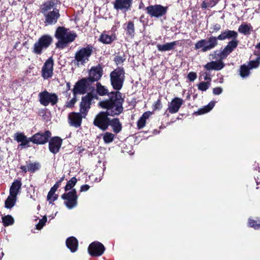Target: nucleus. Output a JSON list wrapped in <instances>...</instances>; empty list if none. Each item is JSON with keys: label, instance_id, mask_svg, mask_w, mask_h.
<instances>
[{"label": "nucleus", "instance_id": "nucleus-60", "mask_svg": "<svg viewBox=\"0 0 260 260\" xmlns=\"http://www.w3.org/2000/svg\"><path fill=\"white\" fill-rule=\"evenodd\" d=\"M71 89V85L70 82L67 83V91L70 90Z\"/></svg>", "mask_w": 260, "mask_h": 260}, {"label": "nucleus", "instance_id": "nucleus-1", "mask_svg": "<svg viewBox=\"0 0 260 260\" xmlns=\"http://www.w3.org/2000/svg\"><path fill=\"white\" fill-rule=\"evenodd\" d=\"M238 36V33L236 31L226 29L217 37L211 36L207 39H202L198 41L195 44L194 49H201L202 52H205L214 48L218 45V40L222 41L230 39H232L230 42H234L237 48L239 43L237 40Z\"/></svg>", "mask_w": 260, "mask_h": 260}, {"label": "nucleus", "instance_id": "nucleus-46", "mask_svg": "<svg viewBox=\"0 0 260 260\" xmlns=\"http://www.w3.org/2000/svg\"><path fill=\"white\" fill-rule=\"evenodd\" d=\"M125 59L126 58L124 55L123 56L117 55L114 57V61L117 65H118L122 63L125 60Z\"/></svg>", "mask_w": 260, "mask_h": 260}, {"label": "nucleus", "instance_id": "nucleus-14", "mask_svg": "<svg viewBox=\"0 0 260 260\" xmlns=\"http://www.w3.org/2000/svg\"><path fill=\"white\" fill-rule=\"evenodd\" d=\"M104 245L99 241L91 243L88 247V252L92 257H98L102 255L105 251Z\"/></svg>", "mask_w": 260, "mask_h": 260}, {"label": "nucleus", "instance_id": "nucleus-50", "mask_svg": "<svg viewBox=\"0 0 260 260\" xmlns=\"http://www.w3.org/2000/svg\"><path fill=\"white\" fill-rule=\"evenodd\" d=\"M58 17H46V22L49 24H54L57 21Z\"/></svg>", "mask_w": 260, "mask_h": 260}, {"label": "nucleus", "instance_id": "nucleus-31", "mask_svg": "<svg viewBox=\"0 0 260 260\" xmlns=\"http://www.w3.org/2000/svg\"><path fill=\"white\" fill-rule=\"evenodd\" d=\"M96 92L101 96L107 95L108 96L109 93L108 89L105 86L102 85L100 82L96 83Z\"/></svg>", "mask_w": 260, "mask_h": 260}, {"label": "nucleus", "instance_id": "nucleus-18", "mask_svg": "<svg viewBox=\"0 0 260 260\" xmlns=\"http://www.w3.org/2000/svg\"><path fill=\"white\" fill-rule=\"evenodd\" d=\"M103 74V68L100 64H98L97 66L91 68L89 71V76L86 78L92 84L94 82L98 81L102 77Z\"/></svg>", "mask_w": 260, "mask_h": 260}, {"label": "nucleus", "instance_id": "nucleus-44", "mask_svg": "<svg viewBox=\"0 0 260 260\" xmlns=\"http://www.w3.org/2000/svg\"><path fill=\"white\" fill-rule=\"evenodd\" d=\"M47 221V217L46 216H44L42 219H41L39 223L36 224V229L38 230H40L43 228V227L45 225L46 222Z\"/></svg>", "mask_w": 260, "mask_h": 260}, {"label": "nucleus", "instance_id": "nucleus-7", "mask_svg": "<svg viewBox=\"0 0 260 260\" xmlns=\"http://www.w3.org/2000/svg\"><path fill=\"white\" fill-rule=\"evenodd\" d=\"M38 97L40 104L44 106H47L50 104L54 106L58 102V98L56 93L49 92L46 90L40 92Z\"/></svg>", "mask_w": 260, "mask_h": 260}, {"label": "nucleus", "instance_id": "nucleus-56", "mask_svg": "<svg viewBox=\"0 0 260 260\" xmlns=\"http://www.w3.org/2000/svg\"><path fill=\"white\" fill-rule=\"evenodd\" d=\"M151 113L149 111L144 112L142 116H141L142 118H144L145 120H146V119L148 118L149 117Z\"/></svg>", "mask_w": 260, "mask_h": 260}, {"label": "nucleus", "instance_id": "nucleus-21", "mask_svg": "<svg viewBox=\"0 0 260 260\" xmlns=\"http://www.w3.org/2000/svg\"><path fill=\"white\" fill-rule=\"evenodd\" d=\"M168 7L160 5L151 6L147 8L148 14L151 16H161L166 14Z\"/></svg>", "mask_w": 260, "mask_h": 260}, {"label": "nucleus", "instance_id": "nucleus-38", "mask_svg": "<svg viewBox=\"0 0 260 260\" xmlns=\"http://www.w3.org/2000/svg\"><path fill=\"white\" fill-rule=\"evenodd\" d=\"M251 29L252 27L250 24H242L239 27L238 30L244 35H248L250 34Z\"/></svg>", "mask_w": 260, "mask_h": 260}, {"label": "nucleus", "instance_id": "nucleus-53", "mask_svg": "<svg viewBox=\"0 0 260 260\" xmlns=\"http://www.w3.org/2000/svg\"><path fill=\"white\" fill-rule=\"evenodd\" d=\"M223 91L221 87H217L213 89V93L214 95H219L222 93Z\"/></svg>", "mask_w": 260, "mask_h": 260}, {"label": "nucleus", "instance_id": "nucleus-40", "mask_svg": "<svg viewBox=\"0 0 260 260\" xmlns=\"http://www.w3.org/2000/svg\"><path fill=\"white\" fill-rule=\"evenodd\" d=\"M114 137V134L110 132H106L103 136V140L105 143L108 144L113 141Z\"/></svg>", "mask_w": 260, "mask_h": 260}, {"label": "nucleus", "instance_id": "nucleus-12", "mask_svg": "<svg viewBox=\"0 0 260 260\" xmlns=\"http://www.w3.org/2000/svg\"><path fill=\"white\" fill-rule=\"evenodd\" d=\"M92 84L89 81L87 78H83L78 80L74 85L73 93L74 95L78 94H84L86 93L87 89Z\"/></svg>", "mask_w": 260, "mask_h": 260}, {"label": "nucleus", "instance_id": "nucleus-37", "mask_svg": "<svg viewBox=\"0 0 260 260\" xmlns=\"http://www.w3.org/2000/svg\"><path fill=\"white\" fill-rule=\"evenodd\" d=\"M77 182V179L75 177H72L67 183L64 187V191L67 192L68 190L73 189V188L75 186Z\"/></svg>", "mask_w": 260, "mask_h": 260}, {"label": "nucleus", "instance_id": "nucleus-42", "mask_svg": "<svg viewBox=\"0 0 260 260\" xmlns=\"http://www.w3.org/2000/svg\"><path fill=\"white\" fill-rule=\"evenodd\" d=\"M210 85V81L202 82L198 84V87L200 90L206 91L209 88Z\"/></svg>", "mask_w": 260, "mask_h": 260}, {"label": "nucleus", "instance_id": "nucleus-48", "mask_svg": "<svg viewBox=\"0 0 260 260\" xmlns=\"http://www.w3.org/2000/svg\"><path fill=\"white\" fill-rule=\"evenodd\" d=\"M187 78L189 80V81L193 82L197 78V73L194 72H189L187 75Z\"/></svg>", "mask_w": 260, "mask_h": 260}, {"label": "nucleus", "instance_id": "nucleus-3", "mask_svg": "<svg viewBox=\"0 0 260 260\" xmlns=\"http://www.w3.org/2000/svg\"><path fill=\"white\" fill-rule=\"evenodd\" d=\"M68 29L63 26L57 28L55 37L58 40L56 43V47L59 49H63L66 47L68 44L73 42L77 35L75 33L67 32Z\"/></svg>", "mask_w": 260, "mask_h": 260}, {"label": "nucleus", "instance_id": "nucleus-34", "mask_svg": "<svg viewBox=\"0 0 260 260\" xmlns=\"http://www.w3.org/2000/svg\"><path fill=\"white\" fill-rule=\"evenodd\" d=\"M248 225L251 228H253L255 230L260 229V218H256V219L249 218Z\"/></svg>", "mask_w": 260, "mask_h": 260}, {"label": "nucleus", "instance_id": "nucleus-51", "mask_svg": "<svg viewBox=\"0 0 260 260\" xmlns=\"http://www.w3.org/2000/svg\"><path fill=\"white\" fill-rule=\"evenodd\" d=\"M74 98L72 99L69 102H68L66 104V107L68 108H72L74 106L75 104L77 101V99L76 98V95H74Z\"/></svg>", "mask_w": 260, "mask_h": 260}, {"label": "nucleus", "instance_id": "nucleus-36", "mask_svg": "<svg viewBox=\"0 0 260 260\" xmlns=\"http://www.w3.org/2000/svg\"><path fill=\"white\" fill-rule=\"evenodd\" d=\"M126 35L132 38L135 34L134 24L132 21H129L125 28Z\"/></svg>", "mask_w": 260, "mask_h": 260}, {"label": "nucleus", "instance_id": "nucleus-45", "mask_svg": "<svg viewBox=\"0 0 260 260\" xmlns=\"http://www.w3.org/2000/svg\"><path fill=\"white\" fill-rule=\"evenodd\" d=\"M162 107V106L161 103V99L160 98H159L153 105V111L160 110Z\"/></svg>", "mask_w": 260, "mask_h": 260}, {"label": "nucleus", "instance_id": "nucleus-59", "mask_svg": "<svg viewBox=\"0 0 260 260\" xmlns=\"http://www.w3.org/2000/svg\"><path fill=\"white\" fill-rule=\"evenodd\" d=\"M61 182H60L59 180H58L55 184H54L55 186H56L58 188L60 187L61 185Z\"/></svg>", "mask_w": 260, "mask_h": 260}, {"label": "nucleus", "instance_id": "nucleus-43", "mask_svg": "<svg viewBox=\"0 0 260 260\" xmlns=\"http://www.w3.org/2000/svg\"><path fill=\"white\" fill-rule=\"evenodd\" d=\"M260 64V61L256 58L254 60H250L248 62V67L250 69L256 68Z\"/></svg>", "mask_w": 260, "mask_h": 260}, {"label": "nucleus", "instance_id": "nucleus-13", "mask_svg": "<svg viewBox=\"0 0 260 260\" xmlns=\"http://www.w3.org/2000/svg\"><path fill=\"white\" fill-rule=\"evenodd\" d=\"M94 99H98V97L91 92H89L85 96L82 97L79 106L80 112L84 115H87L91 107V101Z\"/></svg>", "mask_w": 260, "mask_h": 260}, {"label": "nucleus", "instance_id": "nucleus-49", "mask_svg": "<svg viewBox=\"0 0 260 260\" xmlns=\"http://www.w3.org/2000/svg\"><path fill=\"white\" fill-rule=\"evenodd\" d=\"M58 188L54 185L51 188L50 191L48 192L47 198L49 200L51 197H52L55 193V191L57 190Z\"/></svg>", "mask_w": 260, "mask_h": 260}, {"label": "nucleus", "instance_id": "nucleus-5", "mask_svg": "<svg viewBox=\"0 0 260 260\" xmlns=\"http://www.w3.org/2000/svg\"><path fill=\"white\" fill-rule=\"evenodd\" d=\"M53 41L52 37L49 35H42L34 43L31 48L32 52L36 55H41L48 49Z\"/></svg>", "mask_w": 260, "mask_h": 260}, {"label": "nucleus", "instance_id": "nucleus-26", "mask_svg": "<svg viewBox=\"0 0 260 260\" xmlns=\"http://www.w3.org/2000/svg\"><path fill=\"white\" fill-rule=\"evenodd\" d=\"M15 140L18 143L20 142L21 144L19 145L20 146L24 147L28 145V143L30 141L29 138H27L26 136L22 133H17L14 136Z\"/></svg>", "mask_w": 260, "mask_h": 260}, {"label": "nucleus", "instance_id": "nucleus-29", "mask_svg": "<svg viewBox=\"0 0 260 260\" xmlns=\"http://www.w3.org/2000/svg\"><path fill=\"white\" fill-rule=\"evenodd\" d=\"M116 39L117 38L115 34L109 36L105 34H102L99 40L103 44H110Z\"/></svg>", "mask_w": 260, "mask_h": 260}, {"label": "nucleus", "instance_id": "nucleus-35", "mask_svg": "<svg viewBox=\"0 0 260 260\" xmlns=\"http://www.w3.org/2000/svg\"><path fill=\"white\" fill-rule=\"evenodd\" d=\"M2 222L4 226L12 225L14 222V219L11 215H7L2 217Z\"/></svg>", "mask_w": 260, "mask_h": 260}, {"label": "nucleus", "instance_id": "nucleus-63", "mask_svg": "<svg viewBox=\"0 0 260 260\" xmlns=\"http://www.w3.org/2000/svg\"><path fill=\"white\" fill-rule=\"evenodd\" d=\"M255 48L260 50V42L255 46Z\"/></svg>", "mask_w": 260, "mask_h": 260}, {"label": "nucleus", "instance_id": "nucleus-11", "mask_svg": "<svg viewBox=\"0 0 260 260\" xmlns=\"http://www.w3.org/2000/svg\"><path fill=\"white\" fill-rule=\"evenodd\" d=\"M51 133L49 130L39 132L31 137H29L30 142L37 145H44L47 143L51 137Z\"/></svg>", "mask_w": 260, "mask_h": 260}, {"label": "nucleus", "instance_id": "nucleus-16", "mask_svg": "<svg viewBox=\"0 0 260 260\" xmlns=\"http://www.w3.org/2000/svg\"><path fill=\"white\" fill-rule=\"evenodd\" d=\"M54 60L52 57L47 59L44 63L42 70L41 76L44 79L51 78L53 74Z\"/></svg>", "mask_w": 260, "mask_h": 260}, {"label": "nucleus", "instance_id": "nucleus-19", "mask_svg": "<svg viewBox=\"0 0 260 260\" xmlns=\"http://www.w3.org/2000/svg\"><path fill=\"white\" fill-rule=\"evenodd\" d=\"M48 148L50 152L56 154L59 152L62 144V139L58 136H54L50 138L48 142Z\"/></svg>", "mask_w": 260, "mask_h": 260}, {"label": "nucleus", "instance_id": "nucleus-39", "mask_svg": "<svg viewBox=\"0 0 260 260\" xmlns=\"http://www.w3.org/2000/svg\"><path fill=\"white\" fill-rule=\"evenodd\" d=\"M250 69L245 64L241 66L240 68V75L242 78H245L249 76Z\"/></svg>", "mask_w": 260, "mask_h": 260}, {"label": "nucleus", "instance_id": "nucleus-33", "mask_svg": "<svg viewBox=\"0 0 260 260\" xmlns=\"http://www.w3.org/2000/svg\"><path fill=\"white\" fill-rule=\"evenodd\" d=\"M27 166L28 167V171L31 173H35L36 171L39 170L41 168L40 164L38 162H30L28 163L26 161Z\"/></svg>", "mask_w": 260, "mask_h": 260}, {"label": "nucleus", "instance_id": "nucleus-64", "mask_svg": "<svg viewBox=\"0 0 260 260\" xmlns=\"http://www.w3.org/2000/svg\"><path fill=\"white\" fill-rule=\"evenodd\" d=\"M64 178H65V176H64V175L62 177H61L59 179V181L60 182H62L64 180Z\"/></svg>", "mask_w": 260, "mask_h": 260}, {"label": "nucleus", "instance_id": "nucleus-54", "mask_svg": "<svg viewBox=\"0 0 260 260\" xmlns=\"http://www.w3.org/2000/svg\"><path fill=\"white\" fill-rule=\"evenodd\" d=\"M58 197V195L57 194L54 193V195L52 197H50L49 200H47L49 203V204L52 203L55 201L57 200Z\"/></svg>", "mask_w": 260, "mask_h": 260}, {"label": "nucleus", "instance_id": "nucleus-27", "mask_svg": "<svg viewBox=\"0 0 260 260\" xmlns=\"http://www.w3.org/2000/svg\"><path fill=\"white\" fill-rule=\"evenodd\" d=\"M22 186L21 180L15 179L12 183L10 188V194L17 196Z\"/></svg>", "mask_w": 260, "mask_h": 260}, {"label": "nucleus", "instance_id": "nucleus-47", "mask_svg": "<svg viewBox=\"0 0 260 260\" xmlns=\"http://www.w3.org/2000/svg\"><path fill=\"white\" fill-rule=\"evenodd\" d=\"M146 124V120L141 117L137 121V127L138 129H141L143 128Z\"/></svg>", "mask_w": 260, "mask_h": 260}, {"label": "nucleus", "instance_id": "nucleus-58", "mask_svg": "<svg viewBox=\"0 0 260 260\" xmlns=\"http://www.w3.org/2000/svg\"><path fill=\"white\" fill-rule=\"evenodd\" d=\"M254 54L257 56L256 58L259 61V60H260V52H259V50H255L254 52Z\"/></svg>", "mask_w": 260, "mask_h": 260}, {"label": "nucleus", "instance_id": "nucleus-6", "mask_svg": "<svg viewBox=\"0 0 260 260\" xmlns=\"http://www.w3.org/2000/svg\"><path fill=\"white\" fill-rule=\"evenodd\" d=\"M94 49L92 45L88 44L86 47H82L78 50L74 56V60L77 62V64L84 66L87 63L94 52Z\"/></svg>", "mask_w": 260, "mask_h": 260}, {"label": "nucleus", "instance_id": "nucleus-25", "mask_svg": "<svg viewBox=\"0 0 260 260\" xmlns=\"http://www.w3.org/2000/svg\"><path fill=\"white\" fill-rule=\"evenodd\" d=\"M133 0H116L114 7L116 9H128L131 6Z\"/></svg>", "mask_w": 260, "mask_h": 260}, {"label": "nucleus", "instance_id": "nucleus-23", "mask_svg": "<svg viewBox=\"0 0 260 260\" xmlns=\"http://www.w3.org/2000/svg\"><path fill=\"white\" fill-rule=\"evenodd\" d=\"M181 45V44L180 43V41H175L162 45L157 44L156 47L159 51L165 52L174 49L176 46H180Z\"/></svg>", "mask_w": 260, "mask_h": 260}, {"label": "nucleus", "instance_id": "nucleus-22", "mask_svg": "<svg viewBox=\"0 0 260 260\" xmlns=\"http://www.w3.org/2000/svg\"><path fill=\"white\" fill-rule=\"evenodd\" d=\"M225 66L224 63L221 60L211 61L204 66V68L207 71L215 70L219 71Z\"/></svg>", "mask_w": 260, "mask_h": 260}, {"label": "nucleus", "instance_id": "nucleus-2", "mask_svg": "<svg viewBox=\"0 0 260 260\" xmlns=\"http://www.w3.org/2000/svg\"><path fill=\"white\" fill-rule=\"evenodd\" d=\"M124 99L119 91H111L108 94V99L100 101L99 106L106 109V112L110 114V116L114 117L118 116L123 111V104Z\"/></svg>", "mask_w": 260, "mask_h": 260}, {"label": "nucleus", "instance_id": "nucleus-61", "mask_svg": "<svg viewBox=\"0 0 260 260\" xmlns=\"http://www.w3.org/2000/svg\"><path fill=\"white\" fill-rule=\"evenodd\" d=\"M204 79L205 80H209V81L210 82L211 78V77L208 76V75L207 74H206V76L204 77Z\"/></svg>", "mask_w": 260, "mask_h": 260}, {"label": "nucleus", "instance_id": "nucleus-57", "mask_svg": "<svg viewBox=\"0 0 260 260\" xmlns=\"http://www.w3.org/2000/svg\"><path fill=\"white\" fill-rule=\"evenodd\" d=\"M20 169L22 170V172L24 174H25L27 173L28 171V167L27 166V167L26 166H21L20 167Z\"/></svg>", "mask_w": 260, "mask_h": 260}, {"label": "nucleus", "instance_id": "nucleus-17", "mask_svg": "<svg viewBox=\"0 0 260 260\" xmlns=\"http://www.w3.org/2000/svg\"><path fill=\"white\" fill-rule=\"evenodd\" d=\"M236 48V44L233 42H229L222 51L216 50L214 51V56L213 58H219L218 60H222L226 58L228 56L232 53Z\"/></svg>", "mask_w": 260, "mask_h": 260}, {"label": "nucleus", "instance_id": "nucleus-41", "mask_svg": "<svg viewBox=\"0 0 260 260\" xmlns=\"http://www.w3.org/2000/svg\"><path fill=\"white\" fill-rule=\"evenodd\" d=\"M219 0H205L202 4L203 8H207L214 6Z\"/></svg>", "mask_w": 260, "mask_h": 260}, {"label": "nucleus", "instance_id": "nucleus-30", "mask_svg": "<svg viewBox=\"0 0 260 260\" xmlns=\"http://www.w3.org/2000/svg\"><path fill=\"white\" fill-rule=\"evenodd\" d=\"M17 200V196L9 194V196L5 202V208L7 209H11L15 205Z\"/></svg>", "mask_w": 260, "mask_h": 260}, {"label": "nucleus", "instance_id": "nucleus-32", "mask_svg": "<svg viewBox=\"0 0 260 260\" xmlns=\"http://www.w3.org/2000/svg\"><path fill=\"white\" fill-rule=\"evenodd\" d=\"M215 106V102L213 101L210 102L207 106H204L202 108L198 110L197 113L199 115L204 114L209 112Z\"/></svg>", "mask_w": 260, "mask_h": 260}, {"label": "nucleus", "instance_id": "nucleus-55", "mask_svg": "<svg viewBox=\"0 0 260 260\" xmlns=\"http://www.w3.org/2000/svg\"><path fill=\"white\" fill-rule=\"evenodd\" d=\"M90 188V186L87 184L81 185L80 189V192H84L87 191Z\"/></svg>", "mask_w": 260, "mask_h": 260}, {"label": "nucleus", "instance_id": "nucleus-9", "mask_svg": "<svg viewBox=\"0 0 260 260\" xmlns=\"http://www.w3.org/2000/svg\"><path fill=\"white\" fill-rule=\"evenodd\" d=\"M61 198L64 200V204L69 209H72L78 205V195L76 189L63 193Z\"/></svg>", "mask_w": 260, "mask_h": 260}, {"label": "nucleus", "instance_id": "nucleus-24", "mask_svg": "<svg viewBox=\"0 0 260 260\" xmlns=\"http://www.w3.org/2000/svg\"><path fill=\"white\" fill-rule=\"evenodd\" d=\"M67 247L72 252H76L78 247V241L74 237H70L68 238L66 241Z\"/></svg>", "mask_w": 260, "mask_h": 260}, {"label": "nucleus", "instance_id": "nucleus-52", "mask_svg": "<svg viewBox=\"0 0 260 260\" xmlns=\"http://www.w3.org/2000/svg\"><path fill=\"white\" fill-rule=\"evenodd\" d=\"M221 28L220 25L219 24H215L213 25V26L211 28V31H210V32L211 34H213L215 32H217L218 30H219Z\"/></svg>", "mask_w": 260, "mask_h": 260}, {"label": "nucleus", "instance_id": "nucleus-20", "mask_svg": "<svg viewBox=\"0 0 260 260\" xmlns=\"http://www.w3.org/2000/svg\"><path fill=\"white\" fill-rule=\"evenodd\" d=\"M184 103L183 100L179 98L175 97L172 99L171 102L168 105V108L164 113L167 117L169 116L167 111L171 114L176 113L178 112L179 109Z\"/></svg>", "mask_w": 260, "mask_h": 260}, {"label": "nucleus", "instance_id": "nucleus-62", "mask_svg": "<svg viewBox=\"0 0 260 260\" xmlns=\"http://www.w3.org/2000/svg\"><path fill=\"white\" fill-rule=\"evenodd\" d=\"M20 43V42H19V41H18V42H17L15 43V45H14V49H17V47H18V45H19Z\"/></svg>", "mask_w": 260, "mask_h": 260}, {"label": "nucleus", "instance_id": "nucleus-10", "mask_svg": "<svg viewBox=\"0 0 260 260\" xmlns=\"http://www.w3.org/2000/svg\"><path fill=\"white\" fill-rule=\"evenodd\" d=\"M58 1L54 0L45 3L41 7V10L46 16H58L59 10L57 9Z\"/></svg>", "mask_w": 260, "mask_h": 260}, {"label": "nucleus", "instance_id": "nucleus-4", "mask_svg": "<svg viewBox=\"0 0 260 260\" xmlns=\"http://www.w3.org/2000/svg\"><path fill=\"white\" fill-rule=\"evenodd\" d=\"M125 78V71L122 67H117L110 73V83L115 91H119L122 88Z\"/></svg>", "mask_w": 260, "mask_h": 260}, {"label": "nucleus", "instance_id": "nucleus-8", "mask_svg": "<svg viewBox=\"0 0 260 260\" xmlns=\"http://www.w3.org/2000/svg\"><path fill=\"white\" fill-rule=\"evenodd\" d=\"M109 116L110 114L105 111L99 112L94 118L93 125L103 131L107 130L110 124Z\"/></svg>", "mask_w": 260, "mask_h": 260}, {"label": "nucleus", "instance_id": "nucleus-28", "mask_svg": "<svg viewBox=\"0 0 260 260\" xmlns=\"http://www.w3.org/2000/svg\"><path fill=\"white\" fill-rule=\"evenodd\" d=\"M109 126L112 128V130L115 134L119 133L122 129V124L120 122L119 119L118 118H114L110 119L109 122Z\"/></svg>", "mask_w": 260, "mask_h": 260}, {"label": "nucleus", "instance_id": "nucleus-15", "mask_svg": "<svg viewBox=\"0 0 260 260\" xmlns=\"http://www.w3.org/2000/svg\"><path fill=\"white\" fill-rule=\"evenodd\" d=\"M87 115H84L81 112H72L68 114V120L69 125L76 128L81 126L82 119L85 118Z\"/></svg>", "mask_w": 260, "mask_h": 260}]
</instances>
